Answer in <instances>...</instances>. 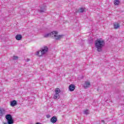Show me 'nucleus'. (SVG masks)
I'll return each instance as SVG.
<instances>
[{
  "label": "nucleus",
  "instance_id": "nucleus-15",
  "mask_svg": "<svg viewBox=\"0 0 124 124\" xmlns=\"http://www.w3.org/2000/svg\"><path fill=\"white\" fill-rule=\"evenodd\" d=\"M120 0H115L114 1V4L115 5H119L120 4Z\"/></svg>",
  "mask_w": 124,
  "mask_h": 124
},
{
  "label": "nucleus",
  "instance_id": "nucleus-22",
  "mask_svg": "<svg viewBox=\"0 0 124 124\" xmlns=\"http://www.w3.org/2000/svg\"><path fill=\"white\" fill-rule=\"evenodd\" d=\"M50 117L49 116H47V118H49Z\"/></svg>",
  "mask_w": 124,
  "mask_h": 124
},
{
  "label": "nucleus",
  "instance_id": "nucleus-3",
  "mask_svg": "<svg viewBox=\"0 0 124 124\" xmlns=\"http://www.w3.org/2000/svg\"><path fill=\"white\" fill-rule=\"evenodd\" d=\"M5 118L7 121L8 124H13L14 123V121L13 120L11 115L7 114L5 116Z\"/></svg>",
  "mask_w": 124,
  "mask_h": 124
},
{
  "label": "nucleus",
  "instance_id": "nucleus-2",
  "mask_svg": "<svg viewBox=\"0 0 124 124\" xmlns=\"http://www.w3.org/2000/svg\"><path fill=\"white\" fill-rule=\"evenodd\" d=\"M63 35H58V31H53L50 33V37H55L56 40H60L61 38H62Z\"/></svg>",
  "mask_w": 124,
  "mask_h": 124
},
{
  "label": "nucleus",
  "instance_id": "nucleus-7",
  "mask_svg": "<svg viewBox=\"0 0 124 124\" xmlns=\"http://www.w3.org/2000/svg\"><path fill=\"white\" fill-rule=\"evenodd\" d=\"M75 90V85L74 84H70L69 86V91L73 92Z\"/></svg>",
  "mask_w": 124,
  "mask_h": 124
},
{
  "label": "nucleus",
  "instance_id": "nucleus-10",
  "mask_svg": "<svg viewBox=\"0 0 124 124\" xmlns=\"http://www.w3.org/2000/svg\"><path fill=\"white\" fill-rule=\"evenodd\" d=\"M43 55H44V54L43 52H42V50L38 51L36 53V55L38 56V57H42V56H43Z\"/></svg>",
  "mask_w": 124,
  "mask_h": 124
},
{
  "label": "nucleus",
  "instance_id": "nucleus-18",
  "mask_svg": "<svg viewBox=\"0 0 124 124\" xmlns=\"http://www.w3.org/2000/svg\"><path fill=\"white\" fill-rule=\"evenodd\" d=\"M18 59V56H14V60H17Z\"/></svg>",
  "mask_w": 124,
  "mask_h": 124
},
{
  "label": "nucleus",
  "instance_id": "nucleus-6",
  "mask_svg": "<svg viewBox=\"0 0 124 124\" xmlns=\"http://www.w3.org/2000/svg\"><path fill=\"white\" fill-rule=\"evenodd\" d=\"M83 86L84 89L89 88V87L91 86V82H90V81H85Z\"/></svg>",
  "mask_w": 124,
  "mask_h": 124
},
{
  "label": "nucleus",
  "instance_id": "nucleus-13",
  "mask_svg": "<svg viewBox=\"0 0 124 124\" xmlns=\"http://www.w3.org/2000/svg\"><path fill=\"white\" fill-rule=\"evenodd\" d=\"M10 105L12 107H14V106H15L16 105H17V102L16 101V100L12 101L10 102Z\"/></svg>",
  "mask_w": 124,
  "mask_h": 124
},
{
  "label": "nucleus",
  "instance_id": "nucleus-21",
  "mask_svg": "<svg viewBox=\"0 0 124 124\" xmlns=\"http://www.w3.org/2000/svg\"><path fill=\"white\" fill-rule=\"evenodd\" d=\"M36 124H41V123L38 122V123H36Z\"/></svg>",
  "mask_w": 124,
  "mask_h": 124
},
{
  "label": "nucleus",
  "instance_id": "nucleus-4",
  "mask_svg": "<svg viewBox=\"0 0 124 124\" xmlns=\"http://www.w3.org/2000/svg\"><path fill=\"white\" fill-rule=\"evenodd\" d=\"M55 92V93L53 96L54 99H58V98H60V93H61V89L59 88H56Z\"/></svg>",
  "mask_w": 124,
  "mask_h": 124
},
{
  "label": "nucleus",
  "instance_id": "nucleus-14",
  "mask_svg": "<svg viewBox=\"0 0 124 124\" xmlns=\"http://www.w3.org/2000/svg\"><path fill=\"white\" fill-rule=\"evenodd\" d=\"M16 40H21L22 39V35L20 34H17L16 36Z\"/></svg>",
  "mask_w": 124,
  "mask_h": 124
},
{
  "label": "nucleus",
  "instance_id": "nucleus-5",
  "mask_svg": "<svg viewBox=\"0 0 124 124\" xmlns=\"http://www.w3.org/2000/svg\"><path fill=\"white\" fill-rule=\"evenodd\" d=\"M41 51H42L44 55H45V54H46V53L48 52V47L47 46H44L41 49Z\"/></svg>",
  "mask_w": 124,
  "mask_h": 124
},
{
  "label": "nucleus",
  "instance_id": "nucleus-23",
  "mask_svg": "<svg viewBox=\"0 0 124 124\" xmlns=\"http://www.w3.org/2000/svg\"><path fill=\"white\" fill-rule=\"evenodd\" d=\"M4 124H6V123H4Z\"/></svg>",
  "mask_w": 124,
  "mask_h": 124
},
{
  "label": "nucleus",
  "instance_id": "nucleus-1",
  "mask_svg": "<svg viewBox=\"0 0 124 124\" xmlns=\"http://www.w3.org/2000/svg\"><path fill=\"white\" fill-rule=\"evenodd\" d=\"M105 42L104 41L98 39L95 41V47L97 48L98 52H101L102 51V47L104 46Z\"/></svg>",
  "mask_w": 124,
  "mask_h": 124
},
{
  "label": "nucleus",
  "instance_id": "nucleus-8",
  "mask_svg": "<svg viewBox=\"0 0 124 124\" xmlns=\"http://www.w3.org/2000/svg\"><path fill=\"white\" fill-rule=\"evenodd\" d=\"M3 115H5V109L3 108H0V116L2 117Z\"/></svg>",
  "mask_w": 124,
  "mask_h": 124
},
{
  "label": "nucleus",
  "instance_id": "nucleus-12",
  "mask_svg": "<svg viewBox=\"0 0 124 124\" xmlns=\"http://www.w3.org/2000/svg\"><path fill=\"white\" fill-rule=\"evenodd\" d=\"M113 27H114V29H115V30H117L119 29V28H120V24L117 22H115L113 24Z\"/></svg>",
  "mask_w": 124,
  "mask_h": 124
},
{
  "label": "nucleus",
  "instance_id": "nucleus-9",
  "mask_svg": "<svg viewBox=\"0 0 124 124\" xmlns=\"http://www.w3.org/2000/svg\"><path fill=\"white\" fill-rule=\"evenodd\" d=\"M85 8H80L78 11H76L77 13H83L85 11Z\"/></svg>",
  "mask_w": 124,
  "mask_h": 124
},
{
  "label": "nucleus",
  "instance_id": "nucleus-19",
  "mask_svg": "<svg viewBox=\"0 0 124 124\" xmlns=\"http://www.w3.org/2000/svg\"><path fill=\"white\" fill-rule=\"evenodd\" d=\"M44 11H45V10H41V12H44Z\"/></svg>",
  "mask_w": 124,
  "mask_h": 124
},
{
  "label": "nucleus",
  "instance_id": "nucleus-20",
  "mask_svg": "<svg viewBox=\"0 0 124 124\" xmlns=\"http://www.w3.org/2000/svg\"><path fill=\"white\" fill-rule=\"evenodd\" d=\"M101 122H102V123H103L104 124V123H105V122L104 121V120H101Z\"/></svg>",
  "mask_w": 124,
  "mask_h": 124
},
{
  "label": "nucleus",
  "instance_id": "nucleus-16",
  "mask_svg": "<svg viewBox=\"0 0 124 124\" xmlns=\"http://www.w3.org/2000/svg\"><path fill=\"white\" fill-rule=\"evenodd\" d=\"M49 36L51 37V33L46 34L44 35V37H49Z\"/></svg>",
  "mask_w": 124,
  "mask_h": 124
},
{
  "label": "nucleus",
  "instance_id": "nucleus-11",
  "mask_svg": "<svg viewBox=\"0 0 124 124\" xmlns=\"http://www.w3.org/2000/svg\"><path fill=\"white\" fill-rule=\"evenodd\" d=\"M57 117L55 116H53L51 119H50V122L52 124H55L57 123Z\"/></svg>",
  "mask_w": 124,
  "mask_h": 124
},
{
  "label": "nucleus",
  "instance_id": "nucleus-17",
  "mask_svg": "<svg viewBox=\"0 0 124 124\" xmlns=\"http://www.w3.org/2000/svg\"><path fill=\"white\" fill-rule=\"evenodd\" d=\"M84 114H89V110L88 109H86L84 110Z\"/></svg>",
  "mask_w": 124,
  "mask_h": 124
}]
</instances>
